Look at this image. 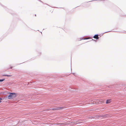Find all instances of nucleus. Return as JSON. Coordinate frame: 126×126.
I'll return each mask as SVG.
<instances>
[{"label": "nucleus", "instance_id": "nucleus-1", "mask_svg": "<svg viewBox=\"0 0 126 126\" xmlns=\"http://www.w3.org/2000/svg\"><path fill=\"white\" fill-rule=\"evenodd\" d=\"M16 96V94L13 93H10L8 96V98L9 99H12L15 98Z\"/></svg>", "mask_w": 126, "mask_h": 126}, {"label": "nucleus", "instance_id": "nucleus-2", "mask_svg": "<svg viewBox=\"0 0 126 126\" xmlns=\"http://www.w3.org/2000/svg\"><path fill=\"white\" fill-rule=\"evenodd\" d=\"M94 38L98 39L99 38L98 37V35H95L94 36Z\"/></svg>", "mask_w": 126, "mask_h": 126}, {"label": "nucleus", "instance_id": "nucleus-3", "mask_svg": "<svg viewBox=\"0 0 126 126\" xmlns=\"http://www.w3.org/2000/svg\"><path fill=\"white\" fill-rule=\"evenodd\" d=\"M111 102V100L110 99L108 100H107L106 103L107 104Z\"/></svg>", "mask_w": 126, "mask_h": 126}, {"label": "nucleus", "instance_id": "nucleus-4", "mask_svg": "<svg viewBox=\"0 0 126 126\" xmlns=\"http://www.w3.org/2000/svg\"><path fill=\"white\" fill-rule=\"evenodd\" d=\"M75 122H72L71 123H73V124H74V125H76L78 124V123H75Z\"/></svg>", "mask_w": 126, "mask_h": 126}, {"label": "nucleus", "instance_id": "nucleus-5", "mask_svg": "<svg viewBox=\"0 0 126 126\" xmlns=\"http://www.w3.org/2000/svg\"><path fill=\"white\" fill-rule=\"evenodd\" d=\"M3 76H7V77H10V76H11V75H8L4 74V75H3Z\"/></svg>", "mask_w": 126, "mask_h": 126}, {"label": "nucleus", "instance_id": "nucleus-6", "mask_svg": "<svg viewBox=\"0 0 126 126\" xmlns=\"http://www.w3.org/2000/svg\"><path fill=\"white\" fill-rule=\"evenodd\" d=\"M5 80L4 79H0V82H2L4 81Z\"/></svg>", "mask_w": 126, "mask_h": 126}, {"label": "nucleus", "instance_id": "nucleus-7", "mask_svg": "<svg viewBox=\"0 0 126 126\" xmlns=\"http://www.w3.org/2000/svg\"><path fill=\"white\" fill-rule=\"evenodd\" d=\"M50 12H51V13H52L53 11V9H51L50 10Z\"/></svg>", "mask_w": 126, "mask_h": 126}, {"label": "nucleus", "instance_id": "nucleus-8", "mask_svg": "<svg viewBox=\"0 0 126 126\" xmlns=\"http://www.w3.org/2000/svg\"><path fill=\"white\" fill-rule=\"evenodd\" d=\"M2 100V98H0V102H1V100Z\"/></svg>", "mask_w": 126, "mask_h": 126}, {"label": "nucleus", "instance_id": "nucleus-9", "mask_svg": "<svg viewBox=\"0 0 126 126\" xmlns=\"http://www.w3.org/2000/svg\"><path fill=\"white\" fill-rule=\"evenodd\" d=\"M60 124H61V125H63V123Z\"/></svg>", "mask_w": 126, "mask_h": 126}, {"label": "nucleus", "instance_id": "nucleus-10", "mask_svg": "<svg viewBox=\"0 0 126 126\" xmlns=\"http://www.w3.org/2000/svg\"><path fill=\"white\" fill-rule=\"evenodd\" d=\"M100 102H102V101H100Z\"/></svg>", "mask_w": 126, "mask_h": 126}, {"label": "nucleus", "instance_id": "nucleus-11", "mask_svg": "<svg viewBox=\"0 0 126 126\" xmlns=\"http://www.w3.org/2000/svg\"><path fill=\"white\" fill-rule=\"evenodd\" d=\"M12 68V67H10V68Z\"/></svg>", "mask_w": 126, "mask_h": 126}, {"label": "nucleus", "instance_id": "nucleus-12", "mask_svg": "<svg viewBox=\"0 0 126 126\" xmlns=\"http://www.w3.org/2000/svg\"><path fill=\"white\" fill-rule=\"evenodd\" d=\"M88 39L87 38H86L85 39Z\"/></svg>", "mask_w": 126, "mask_h": 126}]
</instances>
